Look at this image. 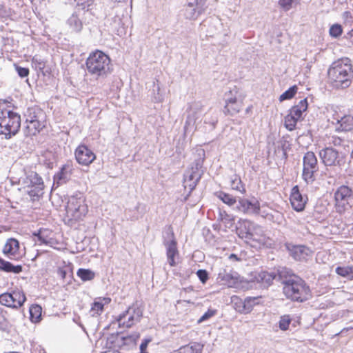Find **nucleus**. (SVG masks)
I'll return each mask as SVG.
<instances>
[{"instance_id": "nucleus-1", "label": "nucleus", "mask_w": 353, "mask_h": 353, "mask_svg": "<svg viewBox=\"0 0 353 353\" xmlns=\"http://www.w3.org/2000/svg\"><path fill=\"white\" fill-rule=\"evenodd\" d=\"M279 279L283 285V292L288 299L302 303L310 296V289L306 282L285 268L278 270Z\"/></svg>"}, {"instance_id": "nucleus-2", "label": "nucleus", "mask_w": 353, "mask_h": 353, "mask_svg": "<svg viewBox=\"0 0 353 353\" xmlns=\"http://www.w3.org/2000/svg\"><path fill=\"white\" fill-rule=\"evenodd\" d=\"M332 85L336 88H346L350 86L353 77V70L350 60L347 58L334 61L327 72Z\"/></svg>"}, {"instance_id": "nucleus-3", "label": "nucleus", "mask_w": 353, "mask_h": 353, "mask_svg": "<svg viewBox=\"0 0 353 353\" xmlns=\"http://www.w3.org/2000/svg\"><path fill=\"white\" fill-rule=\"evenodd\" d=\"M86 68L91 75L96 77H105L111 71L110 59L103 52L97 50L87 59Z\"/></svg>"}, {"instance_id": "nucleus-4", "label": "nucleus", "mask_w": 353, "mask_h": 353, "mask_svg": "<svg viewBox=\"0 0 353 353\" xmlns=\"http://www.w3.org/2000/svg\"><path fill=\"white\" fill-rule=\"evenodd\" d=\"M21 181L25 188H27V193L33 200L43 194V181L36 172L26 171L25 177L21 178Z\"/></svg>"}, {"instance_id": "nucleus-5", "label": "nucleus", "mask_w": 353, "mask_h": 353, "mask_svg": "<svg viewBox=\"0 0 353 353\" xmlns=\"http://www.w3.org/2000/svg\"><path fill=\"white\" fill-rule=\"evenodd\" d=\"M204 112L203 105L200 101L192 103L188 110L187 119L184 125L185 133L194 132L201 121V116Z\"/></svg>"}, {"instance_id": "nucleus-6", "label": "nucleus", "mask_w": 353, "mask_h": 353, "mask_svg": "<svg viewBox=\"0 0 353 353\" xmlns=\"http://www.w3.org/2000/svg\"><path fill=\"white\" fill-rule=\"evenodd\" d=\"M302 178L307 184H312L316 180V174L319 171L317 158L312 152L305 154L303 159Z\"/></svg>"}, {"instance_id": "nucleus-7", "label": "nucleus", "mask_w": 353, "mask_h": 353, "mask_svg": "<svg viewBox=\"0 0 353 353\" xmlns=\"http://www.w3.org/2000/svg\"><path fill=\"white\" fill-rule=\"evenodd\" d=\"M353 199V190L348 185H341L334 192L335 208L341 214L351 208L350 201Z\"/></svg>"}, {"instance_id": "nucleus-8", "label": "nucleus", "mask_w": 353, "mask_h": 353, "mask_svg": "<svg viewBox=\"0 0 353 353\" xmlns=\"http://www.w3.org/2000/svg\"><path fill=\"white\" fill-rule=\"evenodd\" d=\"M143 316V311L137 305L130 306L125 312L120 314L117 321L120 327H130L140 321Z\"/></svg>"}, {"instance_id": "nucleus-9", "label": "nucleus", "mask_w": 353, "mask_h": 353, "mask_svg": "<svg viewBox=\"0 0 353 353\" xmlns=\"http://www.w3.org/2000/svg\"><path fill=\"white\" fill-rule=\"evenodd\" d=\"M88 212V207L85 204L83 197L72 196L70 198L66 206L68 216L77 221L81 219Z\"/></svg>"}, {"instance_id": "nucleus-10", "label": "nucleus", "mask_w": 353, "mask_h": 353, "mask_svg": "<svg viewBox=\"0 0 353 353\" xmlns=\"http://www.w3.org/2000/svg\"><path fill=\"white\" fill-rule=\"evenodd\" d=\"M319 156L325 166L340 167L344 163L343 155L332 147L321 150Z\"/></svg>"}, {"instance_id": "nucleus-11", "label": "nucleus", "mask_w": 353, "mask_h": 353, "mask_svg": "<svg viewBox=\"0 0 353 353\" xmlns=\"http://www.w3.org/2000/svg\"><path fill=\"white\" fill-rule=\"evenodd\" d=\"M236 209L239 212L248 215L258 214L260 211V203L255 198H252L251 200L239 198Z\"/></svg>"}, {"instance_id": "nucleus-12", "label": "nucleus", "mask_w": 353, "mask_h": 353, "mask_svg": "<svg viewBox=\"0 0 353 353\" xmlns=\"http://www.w3.org/2000/svg\"><path fill=\"white\" fill-rule=\"evenodd\" d=\"M167 238L169 240L165 239L163 243L166 248V254L168 261L171 266H174L176 262L174 257L178 255V250L176 247V241L174 238V234L171 228H168L167 232Z\"/></svg>"}, {"instance_id": "nucleus-13", "label": "nucleus", "mask_w": 353, "mask_h": 353, "mask_svg": "<svg viewBox=\"0 0 353 353\" xmlns=\"http://www.w3.org/2000/svg\"><path fill=\"white\" fill-rule=\"evenodd\" d=\"M77 161L82 165H88L96 159L94 153L85 145H79L75 150Z\"/></svg>"}, {"instance_id": "nucleus-14", "label": "nucleus", "mask_w": 353, "mask_h": 353, "mask_svg": "<svg viewBox=\"0 0 353 353\" xmlns=\"http://www.w3.org/2000/svg\"><path fill=\"white\" fill-rule=\"evenodd\" d=\"M307 196H303L299 191L297 185L292 189L290 195V203L293 209L297 212H301L304 210L307 202Z\"/></svg>"}, {"instance_id": "nucleus-15", "label": "nucleus", "mask_w": 353, "mask_h": 353, "mask_svg": "<svg viewBox=\"0 0 353 353\" xmlns=\"http://www.w3.org/2000/svg\"><path fill=\"white\" fill-rule=\"evenodd\" d=\"M222 284L230 288H238L240 277L236 272H227L225 270L221 271L217 278Z\"/></svg>"}, {"instance_id": "nucleus-16", "label": "nucleus", "mask_w": 353, "mask_h": 353, "mask_svg": "<svg viewBox=\"0 0 353 353\" xmlns=\"http://www.w3.org/2000/svg\"><path fill=\"white\" fill-rule=\"evenodd\" d=\"M250 239L248 240L256 241L260 244L265 245L266 247H271L272 245V241L266 237L264 234V230L263 228L259 225H256L254 223L253 228L251 231Z\"/></svg>"}, {"instance_id": "nucleus-17", "label": "nucleus", "mask_w": 353, "mask_h": 353, "mask_svg": "<svg viewBox=\"0 0 353 353\" xmlns=\"http://www.w3.org/2000/svg\"><path fill=\"white\" fill-rule=\"evenodd\" d=\"M290 255L296 261L305 260L309 256L310 250L304 245H287Z\"/></svg>"}, {"instance_id": "nucleus-18", "label": "nucleus", "mask_w": 353, "mask_h": 353, "mask_svg": "<svg viewBox=\"0 0 353 353\" xmlns=\"http://www.w3.org/2000/svg\"><path fill=\"white\" fill-rule=\"evenodd\" d=\"M203 160L201 158L196 159L194 166L184 174V179L188 181H199L203 171L201 170Z\"/></svg>"}, {"instance_id": "nucleus-19", "label": "nucleus", "mask_w": 353, "mask_h": 353, "mask_svg": "<svg viewBox=\"0 0 353 353\" xmlns=\"http://www.w3.org/2000/svg\"><path fill=\"white\" fill-rule=\"evenodd\" d=\"M46 120L37 121V122L25 123L23 133L26 137L35 136L39 134L45 127Z\"/></svg>"}, {"instance_id": "nucleus-20", "label": "nucleus", "mask_w": 353, "mask_h": 353, "mask_svg": "<svg viewBox=\"0 0 353 353\" xmlns=\"http://www.w3.org/2000/svg\"><path fill=\"white\" fill-rule=\"evenodd\" d=\"M24 117L26 118L25 123L45 120L46 117L45 112L37 106L28 108L24 114Z\"/></svg>"}, {"instance_id": "nucleus-21", "label": "nucleus", "mask_w": 353, "mask_h": 353, "mask_svg": "<svg viewBox=\"0 0 353 353\" xmlns=\"http://www.w3.org/2000/svg\"><path fill=\"white\" fill-rule=\"evenodd\" d=\"M111 302V299L109 297H98L96 298L92 304L90 310L92 316H97L101 315L103 312V308L105 305H108Z\"/></svg>"}, {"instance_id": "nucleus-22", "label": "nucleus", "mask_w": 353, "mask_h": 353, "mask_svg": "<svg viewBox=\"0 0 353 353\" xmlns=\"http://www.w3.org/2000/svg\"><path fill=\"white\" fill-rule=\"evenodd\" d=\"M254 223L248 220H243L239 223V226L236 229L238 236L246 241L250 239L251 231L253 228Z\"/></svg>"}, {"instance_id": "nucleus-23", "label": "nucleus", "mask_w": 353, "mask_h": 353, "mask_svg": "<svg viewBox=\"0 0 353 353\" xmlns=\"http://www.w3.org/2000/svg\"><path fill=\"white\" fill-rule=\"evenodd\" d=\"M19 243L13 238L8 239L3 248V252L8 256H16L19 253Z\"/></svg>"}, {"instance_id": "nucleus-24", "label": "nucleus", "mask_w": 353, "mask_h": 353, "mask_svg": "<svg viewBox=\"0 0 353 353\" xmlns=\"http://www.w3.org/2000/svg\"><path fill=\"white\" fill-rule=\"evenodd\" d=\"M279 277L278 273L268 272L265 271H261L255 276V279L257 282L261 283L265 286L270 285L273 280L276 279Z\"/></svg>"}, {"instance_id": "nucleus-25", "label": "nucleus", "mask_w": 353, "mask_h": 353, "mask_svg": "<svg viewBox=\"0 0 353 353\" xmlns=\"http://www.w3.org/2000/svg\"><path fill=\"white\" fill-rule=\"evenodd\" d=\"M337 130L344 132H349L353 130V116L345 114L337 119Z\"/></svg>"}, {"instance_id": "nucleus-26", "label": "nucleus", "mask_w": 353, "mask_h": 353, "mask_svg": "<svg viewBox=\"0 0 353 353\" xmlns=\"http://www.w3.org/2000/svg\"><path fill=\"white\" fill-rule=\"evenodd\" d=\"M70 176L69 166L63 165L61 170L54 175V185L57 184V186H59L65 183L69 180Z\"/></svg>"}, {"instance_id": "nucleus-27", "label": "nucleus", "mask_w": 353, "mask_h": 353, "mask_svg": "<svg viewBox=\"0 0 353 353\" xmlns=\"http://www.w3.org/2000/svg\"><path fill=\"white\" fill-rule=\"evenodd\" d=\"M203 349V344L193 342L180 347L174 353H202Z\"/></svg>"}, {"instance_id": "nucleus-28", "label": "nucleus", "mask_w": 353, "mask_h": 353, "mask_svg": "<svg viewBox=\"0 0 353 353\" xmlns=\"http://www.w3.org/2000/svg\"><path fill=\"white\" fill-rule=\"evenodd\" d=\"M12 296V307L18 308L23 305L26 300L25 294L21 290H14L10 293Z\"/></svg>"}, {"instance_id": "nucleus-29", "label": "nucleus", "mask_w": 353, "mask_h": 353, "mask_svg": "<svg viewBox=\"0 0 353 353\" xmlns=\"http://www.w3.org/2000/svg\"><path fill=\"white\" fill-rule=\"evenodd\" d=\"M0 270L6 272L19 274L22 272L23 268L21 265H14L10 262L0 258Z\"/></svg>"}, {"instance_id": "nucleus-30", "label": "nucleus", "mask_w": 353, "mask_h": 353, "mask_svg": "<svg viewBox=\"0 0 353 353\" xmlns=\"http://www.w3.org/2000/svg\"><path fill=\"white\" fill-rule=\"evenodd\" d=\"M307 101L306 99L301 100L298 104L294 105L290 109V112L292 113L296 118L301 119L302 118L303 112L307 109Z\"/></svg>"}, {"instance_id": "nucleus-31", "label": "nucleus", "mask_w": 353, "mask_h": 353, "mask_svg": "<svg viewBox=\"0 0 353 353\" xmlns=\"http://www.w3.org/2000/svg\"><path fill=\"white\" fill-rule=\"evenodd\" d=\"M231 302L233 304V307L236 311L243 314H248V310L250 309L249 305L246 309L244 300L236 296H232L231 297Z\"/></svg>"}, {"instance_id": "nucleus-32", "label": "nucleus", "mask_w": 353, "mask_h": 353, "mask_svg": "<svg viewBox=\"0 0 353 353\" xmlns=\"http://www.w3.org/2000/svg\"><path fill=\"white\" fill-rule=\"evenodd\" d=\"M30 319L32 323H38L41 319L42 308L39 305H32L29 309Z\"/></svg>"}, {"instance_id": "nucleus-33", "label": "nucleus", "mask_w": 353, "mask_h": 353, "mask_svg": "<svg viewBox=\"0 0 353 353\" xmlns=\"http://www.w3.org/2000/svg\"><path fill=\"white\" fill-rule=\"evenodd\" d=\"M216 196L226 205L232 207L236 203V199L232 194L223 191L217 192Z\"/></svg>"}, {"instance_id": "nucleus-34", "label": "nucleus", "mask_w": 353, "mask_h": 353, "mask_svg": "<svg viewBox=\"0 0 353 353\" xmlns=\"http://www.w3.org/2000/svg\"><path fill=\"white\" fill-rule=\"evenodd\" d=\"M77 274L83 281H91L95 276V273L88 269L80 268L78 270Z\"/></svg>"}, {"instance_id": "nucleus-35", "label": "nucleus", "mask_w": 353, "mask_h": 353, "mask_svg": "<svg viewBox=\"0 0 353 353\" xmlns=\"http://www.w3.org/2000/svg\"><path fill=\"white\" fill-rule=\"evenodd\" d=\"M241 108V102L236 101L234 103H231L230 105H225L224 107L225 113L230 114L231 115L238 113Z\"/></svg>"}, {"instance_id": "nucleus-36", "label": "nucleus", "mask_w": 353, "mask_h": 353, "mask_svg": "<svg viewBox=\"0 0 353 353\" xmlns=\"http://www.w3.org/2000/svg\"><path fill=\"white\" fill-rule=\"evenodd\" d=\"M300 120L296 118L295 116L290 112V113L285 117V126L289 130H293L295 128L297 121Z\"/></svg>"}, {"instance_id": "nucleus-37", "label": "nucleus", "mask_w": 353, "mask_h": 353, "mask_svg": "<svg viewBox=\"0 0 353 353\" xmlns=\"http://www.w3.org/2000/svg\"><path fill=\"white\" fill-rule=\"evenodd\" d=\"M219 219L227 228H231L233 225L234 218L231 215L228 214L225 211L219 212Z\"/></svg>"}, {"instance_id": "nucleus-38", "label": "nucleus", "mask_w": 353, "mask_h": 353, "mask_svg": "<svg viewBox=\"0 0 353 353\" xmlns=\"http://www.w3.org/2000/svg\"><path fill=\"white\" fill-rule=\"evenodd\" d=\"M231 187L233 190L239 191L241 193L245 192V189L242 184V181L238 176H234L231 179Z\"/></svg>"}, {"instance_id": "nucleus-39", "label": "nucleus", "mask_w": 353, "mask_h": 353, "mask_svg": "<svg viewBox=\"0 0 353 353\" xmlns=\"http://www.w3.org/2000/svg\"><path fill=\"white\" fill-rule=\"evenodd\" d=\"M298 88L296 85H293L290 87L288 90L284 92L280 97L279 101H283L285 100H289L294 97L295 94L296 93Z\"/></svg>"}, {"instance_id": "nucleus-40", "label": "nucleus", "mask_w": 353, "mask_h": 353, "mask_svg": "<svg viewBox=\"0 0 353 353\" xmlns=\"http://www.w3.org/2000/svg\"><path fill=\"white\" fill-rule=\"evenodd\" d=\"M48 230H40L37 234L38 240L41 244L52 245L53 243V239L48 236Z\"/></svg>"}, {"instance_id": "nucleus-41", "label": "nucleus", "mask_w": 353, "mask_h": 353, "mask_svg": "<svg viewBox=\"0 0 353 353\" xmlns=\"http://www.w3.org/2000/svg\"><path fill=\"white\" fill-rule=\"evenodd\" d=\"M292 321V319L290 315H283L280 317V320L279 321V327L283 330H288L289 328V325Z\"/></svg>"}, {"instance_id": "nucleus-42", "label": "nucleus", "mask_w": 353, "mask_h": 353, "mask_svg": "<svg viewBox=\"0 0 353 353\" xmlns=\"http://www.w3.org/2000/svg\"><path fill=\"white\" fill-rule=\"evenodd\" d=\"M153 94L154 101L160 102L163 100V94L161 92V88L158 80H157V82L153 83Z\"/></svg>"}, {"instance_id": "nucleus-43", "label": "nucleus", "mask_w": 353, "mask_h": 353, "mask_svg": "<svg viewBox=\"0 0 353 353\" xmlns=\"http://www.w3.org/2000/svg\"><path fill=\"white\" fill-rule=\"evenodd\" d=\"M236 93L237 91L236 90V89L225 92L224 96L225 105H230L231 103H234V101H237L236 97Z\"/></svg>"}, {"instance_id": "nucleus-44", "label": "nucleus", "mask_w": 353, "mask_h": 353, "mask_svg": "<svg viewBox=\"0 0 353 353\" xmlns=\"http://www.w3.org/2000/svg\"><path fill=\"white\" fill-rule=\"evenodd\" d=\"M336 272L343 277L350 276L353 274L352 268L351 267H337L336 268Z\"/></svg>"}, {"instance_id": "nucleus-45", "label": "nucleus", "mask_w": 353, "mask_h": 353, "mask_svg": "<svg viewBox=\"0 0 353 353\" xmlns=\"http://www.w3.org/2000/svg\"><path fill=\"white\" fill-rule=\"evenodd\" d=\"M12 296L10 293L6 292L0 295V303L6 307H12Z\"/></svg>"}, {"instance_id": "nucleus-46", "label": "nucleus", "mask_w": 353, "mask_h": 353, "mask_svg": "<svg viewBox=\"0 0 353 353\" xmlns=\"http://www.w3.org/2000/svg\"><path fill=\"white\" fill-rule=\"evenodd\" d=\"M342 33V28L339 23L333 24L330 28V34L333 37H338Z\"/></svg>"}, {"instance_id": "nucleus-47", "label": "nucleus", "mask_w": 353, "mask_h": 353, "mask_svg": "<svg viewBox=\"0 0 353 353\" xmlns=\"http://www.w3.org/2000/svg\"><path fill=\"white\" fill-rule=\"evenodd\" d=\"M216 312H217L216 310L208 309V310L206 312H205L201 316V318L198 320V323H202L203 321H205L208 320L209 319H210L212 316H214V315H216Z\"/></svg>"}, {"instance_id": "nucleus-48", "label": "nucleus", "mask_w": 353, "mask_h": 353, "mask_svg": "<svg viewBox=\"0 0 353 353\" xmlns=\"http://www.w3.org/2000/svg\"><path fill=\"white\" fill-rule=\"evenodd\" d=\"M294 1V0H279L278 4L282 10L288 11L292 8Z\"/></svg>"}, {"instance_id": "nucleus-49", "label": "nucleus", "mask_w": 353, "mask_h": 353, "mask_svg": "<svg viewBox=\"0 0 353 353\" xmlns=\"http://www.w3.org/2000/svg\"><path fill=\"white\" fill-rule=\"evenodd\" d=\"M258 298L257 297H247L244 299L245 305L246 306V308L249 305L250 309L248 310V313H250L254 305L258 303L257 302Z\"/></svg>"}, {"instance_id": "nucleus-50", "label": "nucleus", "mask_w": 353, "mask_h": 353, "mask_svg": "<svg viewBox=\"0 0 353 353\" xmlns=\"http://www.w3.org/2000/svg\"><path fill=\"white\" fill-rule=\"evenodd\" d=\"M206 0H188V6L190 8L196 7L197 8H203L205 4Z\"/></svg>"}, {"instance_id": "nucleus-51", "label": "nucleus", "mask_w": 353, "mask_h": 353, "mask_svg": "<svg viewBox=\"0 0 353 353\" xmlns=\"http://www.w3.org/2000/svg\"><path fill=\"white\" fill-rule=\"evenodd\" d=\"M196 275L202 283H205L208 279V273L205 270H199Z\"/></svg>"}, {"instance_id": "nucleus-52", "label": "nucleus", "mask_w": 353, "mask_h": 353, "mask_svg": "<svg viewBox=\"0 0 353 353\" xmlns=\"http://www.w3.org/2000/svg\"><path fill=\"white\" fill-rule=\"evenodd\" d=\"M77 2L79 6H81L83 9L89 8L94 3V0H74Z\"/></svg>"}, {"instance_id": "nucleus-53", "label": "nucleus", "mask_w": 353, "mask_h": 353, "mask_svg": "<svg viewBox=\"0 0 353 353\" xmlns=\"http://www.w3.org/2000/svg\"><path fill=\"white\" fill-rule=\"evenodd\" d=\"M152 341L151 338L144 339L140 345V353H148L146 351L148 344Z\"/></svg>"}, {"instance_id": "nucleus-54", "label": "nucleus", "mask_w": 353, "mask_h": 353, "mask_svg": "<svg viewBox=\"0 0 353 353\" xmlns=\"http://www.w3.org/2000/svg\"><path fill=\"white\" fill-rule=\"evenodd\" d=\"M198 182L199 181H188L186 179L183 180V185H184L185 188H188L190 190V192H191L195 188Z\"/></svg>"}, {"instance_id": "nucleus-55", "label": "nucleus", "mask_w": 353, "mask_h": 353, "mask_svg": "<svg viewBox=\"0 0 353 353\" xmlns=\"http://www.w3.org/2000/svg\"><path fill=\"white\" fill-rule=\"evenodd\" d=\"M16 70L19 76L21 78L26 77L29 74V70L27 68H22L17 65Z\"/></svg>"}, {"instance_id": "nucleus-56", "label": "nucleus", "mask_w": 353, "mask_h": 353, "mask_svg": "<svg viewBox=\"0 0 353 353\" xmlns=\"http://www.w3.org/2000/svg\"><path fill=\"white\" fill-rule=\"evenodd\" d=\"M6 319L5 317V315L3 312V311H1L0 312V329L3 328V327L6 326Z\"/></svg>"}, {"instance_id": "nucleus-57", "label": "nucleus", "mask_w": 353, "mask_h": 353, "mask_svg": "<svg viewBox=\"0 0 353 353\" xmlns=\"http://www.w3.org/2000/svg\"><path fill=\"white\" fill-rule=\"evenodd\" d=\"M332 143L334 145H341L343 143V140L339 137H333Z\"/></svg>"}, {"instance_id": "nucleus-58", "label": "nucleus", "mask_w": 353, "mask_h": 353, "mask_svg": "<svg viewBox=\"0 0 353 353\" xmlns=\"http://www.w3.org/2000/svg\"><path fill=\"white\" fill-rule=\"evenodd\" d=\"M345 185H348L353 190V176H350L349 178H347Z\"/></svg>"}, {"instance_id": "nucleus-59", "label": "nucleus", "mask_w": 353, "mask_h": 353, "mask_svg": "<svg viewBox=\"0 0 353 353\" xmlns=\"http://www.w3.org/2000/svg\"><path fill=\"white\" fill-rule=\"evenodd\" d=\"M343 19L345 20H349V19H352V15H351V13L349 11H346L343 13Z\"/></svg>"}, {"instance_id": "nucleus-60", "label": "nucleus", "mask_w": 353, "mask_h": 353, "mask_svg": "<svg viewBox=\"0 0 353 353\" xmlns=\"http://www.w3.org/2000/svg\"><path fill=\"white\" fill-rule=\"evenodd\" d=\"M229 259H231V260H235V261H239V259L238 258V256L234 254H231L229 256Z\"/></svg>"}, {"instance_id": "nucleus-61", "label": "nucleus", "mask_w": 353, "mask_h": 353, "mask_svg": "<svg viewBox=\"0 0 353 353\" xmlns=\"http://www.w3.org/2000/svg\"><path fill=\"white\" fill-rule=\"evenodd\" d=\"M217 123V119L215 118L210 122V125L214 128L215 127L216 123Z\"/></svg>"}, {"instance_id": "nucleus-62", "label": "nucleus", "mask_w": 353, "mask_h": 353, "mask_svg": "<svg viewBox=\"0 0 353 353\" xmlns=\"http://www.w3.org/2000/svg\"><path fill=\"white\" fill-rule=\"evenodd\" d=\"M128 13L126 12L125 17H124V16L123 15V18H122V19H120V20H121H121L127 21V20H128Z\"/></svg>"}, {"instance_id": "nucleus-63", "label": "nucleus", "mask_w": 353, "mask_h": 353, "mask_svg": "<svg viewBox=\"0 0 353 353\" xmlns=\"http://www.w3.org/2000/svg\"><path fill=\"white\" fill-rule=\"evenodd\" d=\"M351 36L353 37V29L351 31Z\"/></svg>"}, {"instance_id": "nucleus-64", "label": "nucleus", "mask_w": 353, "mask_h": 353, "mask_svg": "<svg viewBox=\"0 0 353 353\" xmlns=\"http://www.w3.org/2000/svg\"><path fill=\"white\" fill-rule=\"evenodd\" d=\"M351 157L353 159V150L352 151Z\"/></svg>"}]
</instances>
